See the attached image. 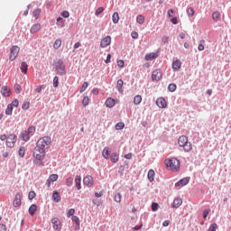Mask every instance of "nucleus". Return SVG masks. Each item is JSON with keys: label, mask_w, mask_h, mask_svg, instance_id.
<instances>
[{"label": "nucleus", "mask_w": 231, "mask_h": 231, "mask_svg": "<svg viewBox=\"0 0 231 231\" xmlns=\"http://www.w3.org/2000/svg\"><path fill=\"white\" fill-rule=\"evenodd\" d=\"M32 15L33 17H35L36 19H39V15H41V9H36L32 12Z\"/></svg>", "instance_id": "nucleus-49"}, {"label": "nucleus", "mask_w": 231, "mask_h": 231, "mask_svg": "<svg viewBox=\"0 0 231 231\" xmlns=\"http://www.w3.org/2000/svg\"><path fill=\"white\" fill-rule=\"evenodd\" d=\"M106 64H109L111 62V54L106 55V59L105 60Z\"/></svg>", "instance_id": "nucleus-63"}, {"label": "nucleus", "mask_w": 231, "mask_h": 231, "mask_svg": "<svg viewBox=\"0 0 231 231\" xmlns=\"http://www.w3.org/2000/svg\"><path fill=\"white\" fill-rule=\"evenodd\" d=\"M17 143V135L15 134H11L7 136L6 139V146L9 147V149H13V147H15V143Z\"/></svg>", "instance_id": "nucleus-5"}, {"label": "nucleus", "mask_w": 231, "mask_h": 231, "mask_svg": "<svg viewBox=\"0 0 231 231\" xmlns=\"http://www.w3.org/2000/svg\"><path fill=\"white\" fill-rule=\"evenodd\" d=\"M20 69H21L22 73L26 75V73H28V63H26V61H23L21 63Z\"/></svg>", "instance_id": "nucleus-27"}, {"label": "nucleus", "mask_w": 231, "mask_h": 231, "mask_svg": "<svg viewBox=\"0 0 231 231\" xmlns=\"http://www.w3.org/2000/svg\"><path fill=\"white\" fill-rule=\"evenodd\" d=\"M131 37H132L133 39H138V33H137L136 32L133 31V32H131Z\"/></svg>", "instance_id": "nucleus-62"}, {"label": "nucleus", "mask_w": 231, "mask_h": 231, "mask_svg": "<svg viewBox=\"0 0 231 231\" xmlns=\"http://www.w3.org/2000/svg\"><path fill=\"white\" fill-rule=\"evenodd\" d=\"M92 203H93L94 205H96L97 207H100V205L102 204V202H101L98 199H94L92 200Z\"/></svg>", "instance_id": "nucleus-59"}, {"label": "nucleus", "mask_w": 231, "mask_h": 231, "mask_svg": "<svg viewBox=\"0 0 231 231\" xmlns=\"http://www.w3.org/2000/svg\"><path fill=\"white\" fill-rule=\"evenodd\" d=\"M35 196H37V194L35 193V191L31 190L28 194V199L30 201H32V199H33L35 198Z\"/></svg>", "instance_id": "nucleus-46"}, {"label": "nucleus", "mask_w": 231, "mask_h": 231, "mask_svg": "<svg viewBox=\"0 0 231 231\" xmlns=\"http://www.w3.org/2000/svg\"><path fill=\"white\" fill-rule=\"evenodd\" d=\"M171 68L173 71H178L179 69H181V60H176L172 62Z\"/></svg>", "instance_id": "nucleus-14"}, {"label": "nucleus", "mask_w": 231, "mask_h": 231, "mask_svg": "<svg viewBox=\"0 0 231 231\" xmlns=\"http://www.w3.org/2000/svg\"><path fill=\"white\" fill-rule=\"evenodd\" d=\"M55 69L57 75H60V77H64L66 75V64H64V61L62 60H59L55 64Z\"/></svg>", "instance_id": "nucleus-4"}, {"label": "nucleus", "mask_w": 231, "mask_h": 231, "mask_svg": "<svg viewBox=\"0 0 231 231\" xmlns=\"http://www.w3.org/2000/svg\"><path fill=\"white\" fill-rule=\"evenodd\" d=\"M62 199L60 197V193L57 190H54L52 193V201L54 203H60V201Z\"/></svg>", "instance_id": "nucleus-15"}, {"label": "nucleus", "mask_w": 231, "mask_h": 231, "mask_svg": "<svg viewBox=\"0 0 231 231\" xmlns=\"http://www.w3.org/2000/svg\"><path fill=\"white\" fill-rule=\"evenodd\" d=\"M163 75L162 74V70L155 69L152 73V80L153 82H160V80L162 79Z\"/></svg>", "instance_id": "nucleus-8"}, {"label": "nucleus", "mask_w": 231, "mask_h": 231, "mask_svg": "<svg viewBox=\"0 0 231 231\" xmlns=\"http://www.w3.org/2000/svg\"><path fill=\"white\" fill-rule=\"evenodd\" d=\"M0 231H6V225L0 224Z\"/></svg>", "instance_id": "nucleus-64"}, {"label": "nucleus", "mask_w": 231, "mask_h": 231, "mask_svg": "<svg viewBox=\"0 0 231 231\" xmlns=\"http://www.w3.org/2000/svg\"><path fill=\"white\" fill-rule=\"evenodd\" d=\"M82 177L80 175H76L75 177V186L78 190L82 189Z\"/></svg>", "instance_id": "nucleus-13"}, {"label": "nucleus", "mask_w": 231, "mask_h": 231, "mask_svg": "<svg viewBox=\"0 0 231 231\" xmlns=\"http://www.w3.org/2000/svg\"><path fill=\"white\" fill-rule=\"evenodd\" d=\"M53 88H59V77L55 76L53 78Z\"/></svg>", "instance_id": "nucleus-52"}, {"label": "nucleus", "mask_w": 231, "mask_h": 231, "mask_svg": "<svg viewBox=\"0 0 231 231\" xmlns=\"http://www.w3.org/2000/svg\"><path fill=\"white\" fill-rule=\"evenodd\" d=\"M124 158H125V160H132L133 159V153L129 152L127 154H125Z\"/></svg>", "instance_id": "nucleus-61"}, {"label": "nucleus", "mask_w": 231, "mask_h": 231, "mask_svg": "<svg viewBox=\"0 0 231 231\" xmlns=\"http://www.w3.org/2000/svg\"><path fill=\"white\" fill-rule=\"evenodd\" d=\"M212 19L216 22L219 21L221 19V14L219 12L216 11L212 14Z\"/></svg>", "instance_id": "nucleus-37"}, {"label": "nucleus", "mask_w": 231, "mask_h": 231, "mask_svg": "<svg viewBox=\"0 0 231 231\" xmlns=\"http://www.w3.org/2000/svg\"><path fill=\"white\" fill-rule=\"evenodd\" d=\"M177 88H178V87L174 83H171L168 86V91H170V93H174V91H176Z\"/></svg>", "instance_id": "nucleus-38"}, {"label": "nucleus", "mask_w": 231, "mask_h": 231, "mask_svg": "<svg viewBox=\"0 0 231 231\" xmlns=\"http://www.w3.org/2000/svg\"><path fill=\"white\" fill-rule=\"evenodd\" d=\"M93 183H95V181L93 180V177H91V175H88L83 179V184L87 187H93Z\"/></svg>", "instance_id": "nucleus-12"}, {"label": "nucleus", "mask_w": 231, "mask_h": 231, "mask_svg": "<svg viewBox=\"0 0 231 231\" xmlns=\"http://www.w3.org/2000/svg\"><path fill=\"white\" fill-rule=\"evenodd\" d=\"M71 221L73 223H76V225H77V224L80 223V218L79 217H77V216H72L71 217Z\"/></svg>", "instance_id": "nucleus-54"}, {"label": "nucleus", "mask_w": 231, "mask_h": 231, "mask_svg": "<svg viewBox=\"0 0 231 231\" xmlns=\"http://www.w3.org/2000/svg\"><path fill=\"white\" fill-rule=\"evenodd\" d=\"M18 154H19L20 158H24V154H26V149L24 148V146H21L19 148Z\"/></svg>", "instance_id": "nucleus-35"}, {"label": "nucleus", "mask_w": 231, "mask_h": 231, "mask_svg": "<svg viewBox=\"0 0 231 231\" xmlns=\"http://www.w3.org/2000/svg\"><path fill=\"white\" fill-rule=\"evenodd\" d=\"M88 87H89V83H88V81H85L82 84L81 88L79 89V93H84V91H86V89H88Z\"/></svg>", "instance_id": "nucleus-41"}, {"label": "nucleus", "mask_w": 231, "mask_h": 231, "mask_svg": "<svg viewBox=\"0 0 231 231\" xmlns=\"http://www.w3.org/2000/svg\"><path fill=\"white\" fill-rule=\"evenodd\" d=\"M14 91H15V93H17L19 95V93H21V85L16 83L14 85Z\"/></svg>", "instance_id": "nucleus-57"}, {"label": "nucleus", "mask_w": 231, "mask_h": 231, "mask_svg": "<svg viewBox=\"0 0 231 231\" xmlns=\"http://www.w3.org/2000/svg\"><path fill=\"white\" fill-rule=\"evenodd\" d=\"M109 44H111V36H106L100 42V48H107Z\"/></svg>", "instance_id": "nucleus-10"}, {"label": "nucleus", "mask_w": 231, "mask_h": 231, "mask_svg": "<svg viewBox=\"0 0 231 231\" xmlns=\"http://www.w3.org/2000/svg\"><path fill=\"white\" fill-rule=\"evenodd\" d=\"M28 212L30 216H35V212H37V206L35 204L31 205Z\"/></svg>", "instance_id": "nucleus-29"}, {"label": "nucleus", "mask_w": 231, "mask_h": 231, "mask_svg": "<svg viewBox=\"0 0 231 231\" xmlns=\"http://www.w3.org/2000/svg\"><path fill=\"white\" fill-rule=\"evenodd\" d=\"M124 127H125V124H124L122 122L116 123V131H122V129H124Z\"/></svg>", "instance_id": "nucleus-42"}, {"label": "nucleus", "mask_w": 231, "mask_h": 231, "mask_svg": "<svg viewBox=\"0 0 231 231\" xmlns=\"http://www.w3.org/2000/svg\"><path fill=\"white\" fill-rule=\"evenodd\" d=\"M57 180H59V175L58 174H51L49 177V180L51 181L52 183L54 181H57Z\"/></svg>", "instance_id": "nucleus-44"}, {"label": "nucleus", "mask_w": 231, "mask_h": 231, "mask_svg": "<svg viewBox=\"0 0 231 231\" xmlns=\"http://www.w3.org/2000/svg\"><path fill=\"white\" fill-rule=\"evenodd\" d=\"M13 113H14V106H12V105L8 104L7 107L5 109V115H7V116H12Z\"/></svg>", "instance_id": "nucleus-31"}, {"label": "nucleus", "mask_w": 231, "mask_h": 231, "mask_svg": "<svg viewBox=\"0 0 231 231\" xmlns=\"http://www.w3.org/2000/svg\"><path fill=\"white\" fill-rule=\"evenodd\" d=\"M66 185L67 187H71V185H73V177H69L66 180Z\"/></svg>", "instance_id": "nucleus-50"}, {"label": "nucleus", "mask_w": 231, "mask_h": 231, "mask_svg": "<svg viewBox=\"0 0 231 231\" xmlns=\"http://www.w3.org/2000/svg\"><path fill=\"white\" fill-rule=\"evenodd\" d=\"M124 80L122 79H118L117 82H116V88H117V91L121 94H124Z\"/></svg>", "instance_id": "nucleus-25"}, {"label": "nucleus", "mask_w": 231, "mask_h": 231, "mask_svg": "<svg viewBox=\"0 0 231 231\" xmlns=\"http://www.w3.org/2000/svg\"><path fill=\"white\" fill-rule=\"evenodd\" d=\"M112 21L114 24H117V23L120 21V16L118 15L117 12H115L112 15Z\"/></svg>", "instance_id": "nucleus-33"}, {"label": "nucleus", "mask_w": 231, "mask_h": 231, "mask_svg": "<svg viewBox=\"0 0 231 231\" xmlns=\"http://www.w3.org/2000/svg\"><path fill=\"white\" fill-rule=\"evenodd\" d=\"M22 203H23V192H17L13 201V205L14 208L21 207Z\"/></svg>", "instance_id": "nucleus-7"}, {"label": "nucleus", "mask_w": 231, "mask_h": 231, "mask_svg": "<svg viewBox=\"0 0 231 231\" xmlns=\"http://www.w3.org/2000/svg\"><path fill=\"white\" fill-rule=\"evenodd\" d=\"M183 204V200L181 199H174L173 203L171 204V208H180Z\"/></svg>", "instance_id": "nucleus-16"}, {"label": "nucleus", "mask_w": 231, "mask_h": 231, "mask_svg": "<svg viewBox=\"0 0 231 231\" xmlns=\"http://www.w3.org/2000/svg\"><path fill=\"white\" fill-rule=\"evenodd\" d=\"M39 30H41V23H34L32 25V27L30 29V32L37 33V32H39Z\"/></svg>", "instance_id": "nucleus-26"}, {"label": "nucleus", "mask_w": 231, "mask_h": 231, "mask_svg": "<svg viewBox=\"0 0 231 231\" xmlns=\"http://www.w3.org/2000/svg\"><path fill=\"white\" fill-rule=\"evenodd\" d=\"M74 215H75V210L73 208H70L68 210L67 217H73Z\"/></svg>", "instance_id": "nucleus-53"}, {"label": "nucleus", "mask_w": 231, "mask_h": 231, "mask_svg": "<svg viewBox=\"0 0 231 231\" xmlns=\"http://www.w3.org/2000/svg\"><path fill=\"white\" fill-rule=\"evenodd\" d=\"M13 107H19V99L14 98L12 103H10Z\"/></svg>", "instance_id": "nucleus-51"}, {"label": "nucleus", "mask_w": 231, "mask_h": 231, "mask_svg": "<svg viewBox=\"0 0 231 231\" xmlns=\"http://www.w3.org/2000/svg\"><path fill=\"white\" fill-rule=\"evenodd\" d=\"M56 24L59 28H64V26H66V20H63L62 17L59 16L56 20Z\"/></svg>", "instance_id": "nucleus-24"}, {"label": "nucleus", "mask_w": 231, "mask_h": 231, "mask_svg": "<svg viewBox=\"0 0 231 231\" xmlns=\"http://www.w3.org/2000/svg\"><path fill=\"white\" fill-rule=\"evenodd\" d=\"M104 7H98L96 12H95V15L98 16L100 15V14H102L104 12Z\"/></svg>", "instance_id": "nucleus-56"}, {"label": "nucleus", "mask_w": 231, "mask_h": 231, "mask_svg": "<svg viewBox=\"0 0 231 231\" xmlns=\"http://www.w3.org/2000/svg\"><path fill=\"white\" fill-rule=\"evenodd\" d=\"M155 172H154V170H149L148 171V175H147V178L149 180V181L151 183H152V181H154V176H155Z\"/></svg>", "instance_id": "nucleus-28"}, {"label": "nucleus", "mask_w": 231, "mask_h": 231, "mask_svg": "<svg viewBox=\"0 0 231 231\" xmlns=\"http://www.w3.org/2000/svg\"><path fill=\"white\" fill-rule=\"evenodd\" d=\"M178 143L180 147L183 148L185 152H190L192 151V143L189 142V137L187 135H181L179 137Z\"/></svg>", "instance_id": "nucleus-2"}, {"label": "nucleus", "mask_w": 231, "mask_h": 231, "mask_svg": "<svg viewBox=\"0 0 231 231\" xmlns=\"http://www.w3.org/2000/svg\"><path fill=\"white\" fill-rule=\"evenodd\" d=\"M30 136H33L35 134L36 128L34 125H31L25 130Z\"/></svg>", "instance_id": "nucleus-30"}, {"label": "nucleus", "mask_w": 231, "mask_h": 231, "mask_svg": "<svg viewBox=\"0 0 231 231\" xmlns=\"http://www.w3.org/2000/svg\"><path fill=\"white\" fill-rule=\"evenodd\" d=\"M114 199H115L116 203H121L122 202V194H120L119 192L116 193L114 196Z\"/></svg>", "instance_id": "nucleus-39"}, {"label": "nucleus", "mask_w": 231, "mask_h": 231, "mask_svg": "<svg viewBox=\"0 0 231 231\" xmlns=\"http://www.w3.org/2000/svg\"><path fill=\"white\" fill-rule=\"evenodd\" d=\"M22 109H23V111H28V109H30V102H23Z\"/></svg>", "instance_id": "nucleus-48"}, {"label": "nucleus", "mask_w": 231, "mask_h": 231, "mask_svg": "<svg viewBox=\"0 0 231 231\" xmlns=\"http://www.w3.org/2000/svg\"><path fill=\"white\" fill-rule=\"evenodd\" d=\"M117 66L118 68H124V66H125V62L124 61V60H117Z\"/></svg>", "instance_id": "nucleus-60"}, {"label": "nucleus", "mask_w": 231, "mask_h": 231, "mask_svg": "<svg viewBox=\"0 0 231 231\" xmlns=\"http://www.w3.org/2000/svg\"><path fill=\"white\" fill-rule=\"evenodd\" d=\"M136 23L138 24H143L145 23V16L143 14H139L136 16Z\"/></svg>", "instance_id": "nucleus-32"}, {"label": "nucleus", "mask_w": 231, "mask_h": 231, "mask_svg": "<svg viewBox=\"0 0 231 231\" xmlns=\"http://www.w3.org/2000/svg\"><path fill=\"white\" fill-rule=\"evenodd\" d=\"M189 181L190 177H184L175 183V187H185V185H189Z\"/></svg>", "instance_id": "nucleus-9"}, {"label": "nucleus", "mask_w": 231, "mask_h": 231, "mask_svg": "<svg viewBox=\"0 0 231 231\" xmlns=\"http://www.w3.org/2000/svg\"><path fill=\"white\" fill-rule=\"evenodd\" d=\"M19 51H21V48L17 45H14L10 49L9 60L14 61L17 59V55H19Z\"/></svg>", "instance_id": "nucleus-6"}, {"label": "nucleus", "mask_w": 231, "mask_h": 231, "mask_svg": "<svg viewBox=\"0 0 231 231\" xmlns=\"http://www.w3.org/2000/svg\"><path fill=\"white\" fill-rule=\"evenodd\" d=\"M102 156L105 158V160H109L111 156V150H109V147H105L102 152Z\"/></svg>", "instance_id": "nucleus-22"}, {"label": "nucleus", "mask_w": 231, "mask_h": 231, "mask_svg": "<svg viewBox=\"0 0 231 231\" xmlns=\"http://www.w3.org/2000/svg\"><path fill=\"white\" fill-rule=\"evenodd\" d=\"M54 230H60V220L57 217L51 219Z\"/></svg>", "instance_id": "nucleus-20"}, {"label": "nucleus", "mask_w": 231, "mask_h": 231, "mask_svg": "<svg viewBox=\"0 0 231 231\" xmlns=\"http://www.w3.org/2000/svg\"><path fill=\"white\" fill-rule=\"evenodd\" d=\"M61 17H64V19H68V17H69V12L68 11H63L60 14Z\"/></svg>", "instance_id": "nucleus-58"}, {"label": "nucleus", "mask_w": 231, "mask_h": 231, "mask_svg": "<svg viewBox=\"0 0 231 231\" xmlns=\"http://www.w3.org/2000/svg\"><path fill=\"white\" fill-rule=\"evenodd\" d=\"M50 145H51V137L50 136H43L37 141L36 146L32 152V156L34 158L33 163H35V165L44 167L46 149H50Z\"/></svg>", "instance_id": "nucleus-1"}, {"label": "nucleus", "mask_w": 231, "mask_h": 231, "mask_svg": "<svg viewBox=\"0 0 231 231\" xmlns=\"http://www.w3.org/2000/svg\"><path fill=\"white\" fill-rule=\"evenodd\" d=\"M82 106H83V107L89 106V97L86 96L83 97Z\"/></svg>", "instance_id": "nucleus-40"}, {"label": "nucleus", "mask_w": 231, "mask_h": 231, "mask_svg": "<svg viewBox=\"0 0 231 231\" xmlns=\"http://www.w3.org/2000/svg\"><path fill=\"white\" fill-rule=\"evenodd\" d=\"M109 158L112 163H118V161L120 160V154L118 152H112Z\"/></svg>", "instance_id": "nucleus-18"}, {"label": "nucleus", "mask_w": 231, "mask_h": 231, "mask_svg": "<svg viewBox=\"0 0 231 231\" xmlns=\"http://www.w3.org/2000/svg\"><path fill=\"white\" fill-rule=\"evenodd\" d=\"M142 103V96L140 95H136L134 97V106H138L139 104Z\"/></svg>", "instance_id": "nucleus-36"}, {"label": "nucleus", "mask_w": 231, "mask_h": 231, "mask_svg": "<svg viewBox=\"0 0 231 231\" xmlns=\"http://www.w3.org/2000/svg\"><path fill=\"white\" fill-rule=\"evenodd\" d=\"M217 230V223H213L209 226L208 231H216Z\"/></svg>", "instance_id": "nucleus-47"}, {"label": "nucleus", "mask_w": 231, "mask_h": 231, "mask_svg": "<svg viewBox=\"0 0 231 231\" xmlns=\"http://www.w3.org/2000/svg\"><path fill=\"white\" fill-rule=\"evenodd\" d=\"M156 105L158 106V107H160L161 109H165V107H167V101L165 100V98L163 97H159L156 100Z\"/></svg>", "instance_id": "nucleus-11"}, {"label": "nucleus", "mask_w": 231, "mask_h": 231, "mask_svg": "<svg viewBox=\"0 0 231 231\" xmlns=\"http://www.w3.org/2000/svg\"><path fill=\"white\" fill-rule=\"evenodd\" d=\"M0 93L2 97H10V93H11L10 88H8L7 86L3 87L0 90Z\"/></svg>", "instance_id": "nucleus-19"}, {"label": "nucleus", "mask_w": 231, "mask_h": 231, "mask_svg": "<svg viewBox=\"0 0 231 231\" xmlns=\"http://www.w3.org/2000/svg\"><path fill=\"white\" fill-rule=\"evenodd\" d=\"M151 208H152V212H158V208H160V205L156 202H152Z\"/></svg>", "instance_id": "nucleus-43"}, {"label": "nucleus", "mask_w": 231, "mask_h": 231, "mask_svg": "<svg viewBox=\"0 0 231 231\" xmlns=\"http://www.w3.org/2000/svg\"><path fill=\"white\" fill-rule=\"evenodd\" d=\"M166 167L173 171V172H178L180 171V160L177 158L166 159L164 162Z\"/></svg>", "instance_id": "nucleus-3"}, {"label": "nucleus", "mask_w": 231, "mask_h": 231, "mask_svg": "<svg viewBox=\"0 0 231 231\" xmlns=\"http://www.w3.org/2000/svg\"><path fill=\"white\" fill-rule=\"evenodd\" d=\"M194 14H195L194 8L189 7V8L187 9V15H188L189 17H192V16L194 15Z\"/></svg>", "instance_id": "nucleus-45"}, {"label": "nucleus", "mask_w": 231, "mask_h": 231, "mask_svg": "<svg viewBox=\"0 0 231 231\" xmlns=\"http://www.w3.org/2000/svg\"><path fill=\"white\" fill-rule=\"evenodd\" d=\"M208 214H210V209H209V208L205 209V210L203 211V214H202L203 219H207V217H208Z\"/></svg>", "instance_id": "nucleus-55"}, {"label": "nucleus", "mask_w": 231, "mask_h": 231, "mask_svg": "<svg viewBox=\"0 0 231 231\" xmlns=\"http://www.w3.org/2000/svg\"><path fill=\"white\" fill-rule=\"evenodd\" d=\"M60 46H62V40L57 39V40L54 42V44H53L54 50H59V48H60Z\"/></svg>", "instance_id": "nucleus-34"}, {"label": "nucleus", "mask_w": 231, "mask_h": 231, "mask_svg": "<svg viewBox=\"0 0 231 231\" xmlns=\"http://www.w3.org/2000/svg\"><path fill=\"white\" fill-rule=\"evenodd\" d=\"M20 138H21V140H23V142H30V138H32V136L28 134L26 130H24V131L21 132Z\"/></svg>", "instance_id": "nucleus-17"}, {"label": "nucleus", "mask_w": 231, "mask_h": 231, "mask_svg": "<svg viewBox=\"0 0 231 231\" xmlns=\"http://www.w3.org/2000/svg\"><path fill=\"white\" fill-rule=\"evenodd\" d=\"M145 60H154V59H158V52L148 53L144 57Z\"/></svg>", "instance_id": "nucleus-23"}, {"label": "nucleus", "mask_w": 231, "mask_h": 231, "mask_svg": "<svg viewBox=\"0 0 231 231\" xmlns=\"http://www.w3.org/2000/svg\"><path fill=\"white\" fill-rule=\"evenodd\" d=\"M115 105H116L115 98H112V97L106 98L105 102V106H106L109 109H111L112 107H115Z\"/></svg>", "instance_id": "nucleus-21"}]
</instances>
